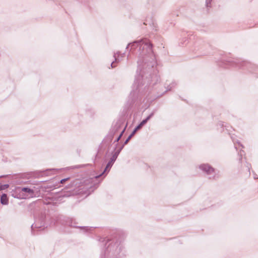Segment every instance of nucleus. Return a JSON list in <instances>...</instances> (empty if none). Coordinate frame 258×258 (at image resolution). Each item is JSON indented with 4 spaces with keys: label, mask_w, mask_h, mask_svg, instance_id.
<instances>
[{
    "label": "nucleus",
    "mask_w": 258,
    "mask_h": 258,
    "mask_svg": "<svg viewBox=\"0 0 258 258\" xmlns=\"http://www.w3.org/2000/svg\"><path fill=\"white\" fill-rule=\"evenodd\" d=\"M111 66H112V68H113V67H115V66H114V63H113V62H112V63H111Z\"/></svg>",
    "instance_id": "9"
},
{
    "label": "nucleus",
    "mask_w": 258,
    "mask_h": 258,
    "mask_svg": "<svg viewBox=\"0 0 258 258\" xmlns=\"http://www.w3.org/2000/svg\"><path fill=\"white\" fill-rule=\"evenodd\" d=\"M19 194L22 199H29L33 197L34 191L28 188H23Z\"/></svg>",
    "instance_id": "1"
},
{
    "label": "nucleus",
    "mask_w": 258,
    "mask_h": 258,
    "mask_svg": "<svg viewBox=\"0 0 258 258\" xmlns=\"http://www.w3.org/2000/svg\"><path fill=\"white\" fill-rule=\"evenodd\" d=\"M137 131L136 130V129L135 128L134 131L133 132V133H132V134L131 135V136H133L136 133Z\"/></svg>",
    "instance_id": "6"
},
{
    "label": "nucleus",
    "mask_w": 258,
    "mask_h": 258,
    "mask_svg": "<svg viewBox=\"0 0 258 258\" xmlns=\"http://www.w3.org/2000/svg\"><path fill=\"white\" fill-rule=\"evenodd\" d=\"M200 168L208 174H211L214 171V169L208 164L202 165Z\"/></svg>",
    "instance_id": "2"
},
{
    "label": "nucleus",
    "mask_w": 258,
    "mask_h": 258,
    "mask_svg": "<svg viewBox=\"0 0 258 258\" xmlns=\"http://www.w3.org/2000/svg\"><path fill=\"white\" fill-rule=\"evenodd\" d=\"M68 179V178L63 179L61 180L60 182L61 183H63Z\"/></svg>",
    "instance_id": "7"
},
{
    "label": "nucleus",
    "mask_w": 258,
    "mask_h": 258,
    "mask_svg": "<svg viewBox=\"0 0 258 258\" xmlns=\"http://www.w3.org/2000/svg\"><path fill=\"white\" fill-rule=\"evenodd\" d=\"M8 187V184H4L0 185V188H2V190L7 188Z\"/></svg>",
    "instance_id": "5"
},
{
    "label": "nucleus",
    "mask_w": 258,
    "mask_h": 258,
    "mask_svg": "<svg viewBox=\"0 0 258 258\" xmlns=\"http://www.w3.org/2000/svg\"><path fill=\"white\" fill-rule=\"evenodd\" d=\"M1 203L3 205H7L8 203V199L6 194H3L1 197Z\"/></svg>",
    "instance_id": "4"
},
{
    "label": "nucleus",
    "mask_w": 258,
    "mask_h": 258,
    "mask_svg": "<svg viewBox=\"0 0 258 258\" xmlns=\"http://www.w3.org/2000/svg\"><path fill=\"white\" fill-rule=\"evenodd\" d=\"M150 116H148L146 119L143 120L136 128V130L137 131L142 128V127L145 124L147 121L149 119Z\"/></svg>",
    "instance_id": "3"
},
{
    "label": "nucleus",
    "mask_w": 258,
    "mask_h": 258,
    "mask_svg": "<svg viewBox=\"0 0 258 258\" xmlns=\"http://www.w3.org/2000/svg\"><path fill=\"white\" fill-rule=\"evenodd\" d=\"M107 167H109V165H108V164L107 165V166H106V168H107Z\"/></svg>",
    "instance_id": "10"
},
{
    "label": "nucleus",
    "mask_w": 258,
    "mask_h": 258,
    "mask_svg": "<svg viewBox=\"0 0 258 258\" xmlns=\"http://www.w3.org/2000/svg\"><path fill=\"white\" fill-rule=\"evenodd\" d=\"M2 190V188H0V191Z\"/></svg>",
    "instance_id": "11"
},
{
    "label": "nucleus",
    "mask_w": 258,
    "mask_h": 258,
    "mask_svg": "<svg viewBox=\"0 0 258 258\" xmlns=\"http://www.w3.org/2000/svg\"><path fill=\"white\" fill-rule=\"evenodd\" d=\"M132 137V136H131V135L128 137V138L127 139V140H126L125 141V143H126L131 139V138Z\"/></svg>",
    "instance_id": "8"
}]
</instances>
